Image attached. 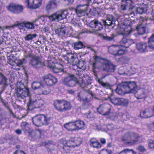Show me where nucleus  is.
<instances>
[{"mask_svg": "<svg viewBox=\"0 0 154 154\" xmlns=\"http://www.w3.org/2000/svg\"><path fill=\"white\" fill-rule=\"evenodd\" d=\"M137 88L136 83L134 82H124L118 85L116 92L119 95L134 92Z\"/></svg>", "mask_w": 154, "mask_h": 154, "instance_id": "obj_1", "label": "nucleus"}, {"mask_svg": "<svg viewBox=\"0 0 154 154\" xmlns=\"http://www.w3.org/2000/svg\"><path fill=\"white\" fill-rule=\"evenodd\" d=\"M78 77L75 76L73 74H69L65 77L63 80L64 83L69 87H73L78 84L79 81L83 83H85L87 79L88 78V76L84 74H79Z\"/></svg>", "mask_w": 154, "mask_h": 154, "instance_id": "obj_2", "label": "nucleus"}, {"mask_svg": "<svg viewBox=\"0 0 154 154\" xmlns=\"http://www.w3.org/2000/svg\"><path fill=\"white\" fill-rule=\"evenodd\" d=\"M32 120L35 126L40 127L51 123L53 121V118L48 115L40 114L34 117Z\"/></svg>", "mask_w": 154, "mask_h": 154, "instance_id": "obj_3", "label": "nucleus"}, {"mask_svg": "<svg viewBox=\"0 0 154 154\" xmlns=\"http://www.w3.org/2000/svg\"><path fill=\"white\" fill-rule=\"evenodd\" d=\"M53 105L57 110L61 112L68 111L72 108L70 103L63 99L55 100Z\"/></svg>", "mask_w": 154, "mask_h": 154, "instance_id": "obj_4", "label": "nucleus"}, {"mask_svg": "<svg viewBox=\"0 0 154 154\" xmlns=\"http://www.w3.org/2000/svg\"><path fill=\"white\" fill-rule=\"evenodd\" d=\"M35 94L30 96L29 101L27 103L29 108L32 106L34 108H38L43 106L44 103V100Z\"/></svg>", "mask_w": 154, "mask_h": 154, "instance_id": "obj_5", "label": "nucleus"}, {"mask_svg": "<svg viewBox=\"0 0 154 154\" xmlns=\"http://www.w3.org/2000/svg\"><path fill=\"white\" fill-rule=\"evenodd\" d=\"M139 136L133 132H128L125 133L122 137V140L125 143L130 145H133L137 142Z\"/></svg>", "mask_w": 154, "mask_h": 154, "instance_id": "obj_6", "label": "nucleus"}, {"mask_svg": "<svg viewBox=\"0 0 154 154\" xmlns=\"http://www.w3.org/2000/svg\"><path fill=\"white\" fill-rule=\"evenodd\" d=\"M148 47L145 42H140L137 45V48L138 50L141 52H144L147 50L148 47L150 49H154V33L149 39Z\"/></svg>", "mask_w": 154, "mask_h": 154, "instance_id": "obj_7", "label": "nucleus"}, {"mask_svg": "<svg viewBox=\"0 0 154 154\" xmlns=\"http://www.w3.org/2000/svg\"><path fill=\"white\" fill-rule=\"evenodd\" d=\"M68 13L67 10L57 11L48 16V18L51 22L59 21L66 18Z\"/></svg>", "mask_w": 154, "mask_h": 154, "instance_id": "obj_8", "label": "nucleus"}, {"mask_svg": "<svg viewBox=\"0 0 154 154\" xmlns=\"http://www.w3.org/2000/svg\"><path fill=\"white\" fill-rule=\"evenodd\" d=\"M124 26L123 27L118 28L117 29L118 32L123 35H128L132 31L131 26V22L129 20H125L124 22Z\"/></svg>", "mask_w": 154, "mask_h": 154, "instance_id": "obj_9", "label": "nucleus"}, {"mask_svg": "<svg viewBox=\"0 0 154 154\" xmlns=\"http://www.w3.org/2000/svg\"><path fill=\"white\" fill-rule=\"evenodd\" d=\"M20 86L18 87L16 89V94L18 97H21L24 99L28 96L29 95V90L27 88H25L24 85L21 83H19Z\"/></svg>", "mask_w": 154, "mask_h": 154, "instance_id": "obj_10", "label": "nucleus"}, {"mask_svg": "<svg viewBox=\"0 0 154 154\" xmlns=\"http://www.w3.org/2000/svg\"><path fill=\"white\" fill-rule=\"evenodd\" d=\"M152 20V19L149 18L144 19L143 17L140 18V22H141V24L137 26L136 28L138 33L141 35H143L144 33L145 32V27L144 25L145 24L149 23V22Z\"/></svg>", "mask_w": 154, "mask_h": 154, "instance_id": "obj_11", "label": "nucleus"}, {"mask_svg": "<svg viewBox=\"0 0 154 154\" xmlns=\"http://www.w3.org/2000/svg\"><path fill=\"white\" fill-rule=\"evenodd\" d=\"M43 83L46 85L52 86L57 82V80L54 76L48 74L42 77Z\"/></svg>", "mask_w": 154, "mask_h": 154, "instance_id": "obj_12", "label": "nucleus"}, {"mask_svg": "<svg viewBox=\"0 0 154 154\" xmlns=\"http://www.w3.org/2000/svg\"><path fill=\"white\" fill-rule=\"evenodd\" d=\"M63 59L66 62V63H70L73 65H75L78 61V58L75 55L72 53H68L63 56Z\"/></svg>", "mask_w": 154, "mask_h": 154, "instance_id": "obj_13", "label": "nucleus"}, {"mask_svg": "<svg viewBox=\"0 0 154 154\" xmlns=\"http://www.w3.org/2000/svg\"><path fill=\"white\" fill-rule=\"evenodd\" d=\"M29 64L35 68H38L43 66L44 64L41 62L40 58L37 56H32L29 62Z\"/></svg>", "mask_w": 154, "mask_h": 154, "instance_id": "obj_14", "label": "nucleus"}, {"mask_svg": "<svg viewBox=\"0 0 154 154\" xmlns=\"http://www.w3.org/2000/svg\"><path fill=\"white\" fill-rule=\"evenodd\" d=\"M7 8L9 11L16 14L22 12L24 9L22 6L14 4H10L7 7Z\"/></svg>", "mask_w": 154, "mask_h": 154, "instance_id": "obj_15", "label": "nucleus"}, {"mask_svg": "<svg viewBox=\"0 0 154 154\" xmlns=\"http://www.w3.org/2000/svg\"><path fill=\"white\" fill-rule=\"evenodd\" d=\"M42 0H26V2L29 8L35 9L38 8L42 4Z\"/></svg>", "mask_w": 154, "mask_h": 154, "instance_id": "obj_16", "label": "nucleus"}, {"mask_svg": "<svg viewBox=\"0 0 154 154\" xmlns=\"http://www.w3.org/2000/svg\"><path fill=\"white\" fill-rule=\"evenodd\" d=\"M61 142H63V143H67L69 146H72V147L75 146H79L82 143V139L79 137H75L72 138L70 140L68 141H63L62 140Z\"/></svg>", "mask_w": 154, "mask_h": 154, "instance_id": "obj_17", "label": "nucleus"}, {"mask_svg": "<svg viewBox=\"0 0 154 154\" xmlns=\"http://www.w3.org/2000/svg\"><path fill=\"white\" fill-rule=\"evenodd\" d=\"M89 26L95 32L100 30L103 28V25L100 22L97 20H94L89 23Z\"/></svg>", "mask_w": 154, "mask_h": 154, "instance_id": "obj_18", "label": "nucleus"}, {"mask_svg": "<svg viewBox=\"0 0 154 154\" xmlns=\"http://www.w3.org/2000/svg\"><path fill=\"white\" fill-rule=\"evenodd\" d=\"M53 62L51 60L45 62L48 64V66L52 69L53 71L55 73H57L62 72V66L60 64H56L54 66V64H51Z\"/></svg>", "mask_w": 154, "mask_h": 154, "instance_id": "obj_19", "label": "nucleus"}, {"mask_svg": "<svg viewBox=\"0 0 154 154\" xmlns=\"http://www.w3.org/2000/svg\"><path fill=\"white\" fill-rule=\"evenodd\" d=\"M88 5L87 4L78 5L75 9V12L78 17H80L84 15L85 11L87 10Z\"/></svg>", "mask_w": 154, "mask_h": 154, "instance_id": "obj_20", "label": "nucleus"}, {"mask_svg": "<svg viewBox=\"0 0 154 154\" xmlns=\"http://www.w3.org/2000/svg\"><path fill=\"white\" fill-rule=\"evenodd\" d=\"M134 0H122L121 8L124 11L127 9L132 8Z\"/></svg>", "mask_w": 154, "mask_h": 154, "instance_id": "obj_21", "label": "nucleus"}, {"mask_svg": "<svg viewBox=\"0 0 154 154\" xmlns=\"http://www.w3.org/2000/svg\"><path fill=\"white\" fill-rule=\"evenodd\" d=\"M120 42L122 44L121 45L125 48H128L130 46L134 43V41L131 39L124 37L120 41Z\"/></svg>", "mask_w": 154, "mask_h": 154, "instance_id": "obj_22", "label": "nucleus"}, {"mask_svg": "<svg viewBox=\"0 0 154 154\" xmlns=\"http://www.w3.org/2000/svg\"><path fill=\"white\" fill-rule=\"evenodd\" d=\"M62 140H63V141H67L64 139H61L58 143V145L62 148L63 151L66 153L69 152L71 148L72 147V146H69L67 143H63V142H61Z\"/></svg>", "mask_w": 154, "mask_h": 154, "instance_id": "obj_23", "label": "nucleus"}, {"mask_svg": "<svg viewBox=\"0 0 154 154\" xmlns=\"http://www.w3.org/2000/svg\"><path fill=\"white\" fill-rule=\"evenodd\" d=\"M89 142L90 146L92 147L98 149L101 147V144L95 138H91L89 140Z\"/></svg>", "mask_w": 154, "mask_h": 154, "instance_id": "obj_24", "label": "nucleus"}, {"mask_svg": "<svg viewBox=\"0 0 154 154\" xmlns=\"http://www.w3.org/2000/svg\"><path fill=\"white\" fill-rule=\"evenodd\" d=\"M67 28L64 27H61L58 29L55 30V32L56 34H57L60 36H63L67 35L68 32H67ZM71 30H70L69 32L68 33H70V31Z\"/></svg>", "mask_w": 154, "mask_h": 154, "instance_id": "obj_25", "label": "nucleus"}, {"mask_svg": "<svg viewBox=\"0 0 154 154\" xmlns=\"http://www.w3.org/2000/svg\"><path fill=\"white\" fill-rule=\"evenodd\" d=\"M120 99V98L115 97L112 95L109 97L108 98V100L112 104L117 106H119Z\"/></svg>", "mask_w": 154, "mask_h": 154, "instance_id": "obj_26", "label": "nucleus"}, {"mask_svg": "<svg viewBox=\"0 0 154 154\" xmlns=\"http://www.w3.org/2000/svg\"><path fill=\"white\" fill-rule=\"evenodd\" d=\"M140 115L141 117L146 118L152 116L153 113L151 110L147 109L145 111H141Z\"/></svg>", "mask_w": 154, "mask_h": 154, "instance_id": "obj_27", "label": "nucleus"}, {"mask_svg": "<svg viewBox=\"0 0 154 154\" xmlns=\"http://www.w3.org/2000/svg\"><path fill=\"white\" fill-rule=\"evenodd\" d=\"M20 127L21 129L25 133H29V134L31 132V130L29 127L28 123L26 122H23L21 124Z\"/></svg>", "mask_w": 154, "mask_h": 154, "instance_id": "obj_28", "label": "nucleus"}, {"mask_svg": "<svg viewBox=\"0 0 154 154\" xmlns=\"http://www.w3.org/2000/svg\"><path fill=\"white\" fill-rule=\"evenodd\" d=\"M57 0H51L48 3L46 6V9L48 10L56 8L57 6Z\"/></svg>", "mask_w": 154, "mask_h": 154, "instance_id": "obj_29", "label": "nucleus"}, {"mask_svg": "<svg viewBox=\"0 0 154 154\" xmlns=\"http://www.w3.org/2000/svg\"><path fill=\"white\" fill-rule=\"evenodd\" d=\"M64 127L69 131H74L76 130L74 122H70L64 125Z\"/></svg>", "mask_w": 154, "mask_h": 154, "instance_id": "obj_30", "label": "nucleus"}, {"mask_svg": "<svg viewBox=\"0 0 154 154\" xmlns=\"http://www.w3.org/2000/svg\"><path fill=\"white\" fill-rule=\"evenodd\" d=\"M25 21L22 22L16 21L13 25L11 26L10 27L14 28V27H18L19 29L20 30H22L25 27Z\"/></svg>", "mask_w": 154, "mask_h": 154, "instance_id": "obj_31", "label": "nucleus"}, {"mask_svg": "<svg viewBox=\"0 0 154 154\" xmlns=\"http://www.w3.org/2000/svg\"><path fill=\"white\" fill-rule=\"evenodd\" d=\"M50 92V91L48 87H45L42 85L37 93L39 94L47 95Z\"/></svg>", "mask_w": 154, "mask_h": 154, "instance_id": "obj_32", "label": "nucleus"}, {"mask_svg": "<svg viewBox=\"0 0 154 154\" xmlns=\"http://www.w3.org/2000/svg\"><path fill=\"white\" fill-rule=\"evenodd\" d=\"M42 85L40 82L37 81H34L32 84V87L37 93Z\"/></svg>", "mask_w": 154, "mask_h": 154, "instance_id": "obj_33", "label": "nucleus"}, {"mask_svg": "<svg viewBox=\"0 0 154 154\" xmlns=\"http://www.w3.org/2000/svg\"><path fill=\"white\" fill-rule=\"evenodd\" d=\"M74 122L76 130L81 129L84 127L85 123L83 121L78 120L74 121Z\"/></svg>", "mask_w": 154, "mask_h": 154, "instance_id": "obj_34", "label": "nucleus"}, {"mask_svg": "<svg viewBox=\"0 0 154 154\" xmlns=\"http://www.w3.org/2000/svg\"><path fill=\"white\" fill-rule=\"evenodd\" d=\"M119 48V45L116 46L113 45L109 48L108 50L110 53L115 56H116L117 51Z\"/></svg>", "mask_w": 154, "mask_h": 154, "instance_id": "obj_35", "label": "nucleus"}, {"mask_svg": "<svg viewBox=\"0 0 154 154\" xmlns=\"http://www.w3.org/2000/svg\"><path fill=\"white\" fill-rule=\"evenodd\" d=\"M115 69V66L112 63H109L105 64V67L104 69L106 71L112 72L114 71Z\"/></svg>", "mask_w": 154, "mask_h": 154, "instance_id": "obj_36", "label": "nucleus"}, {"mask_svg": "<svg viewBox=\"0 0 154 154\" xmlns=\"http://www.w3.org/2000/svg\"><path fill=\"white\" fill-rule=\"evenodd\" d=\"M78 100L80 101H82L84 102H88L89 100L88 98L87 97L85 96L84 93L80 92L78 95Z\"/></svg>", "mask_w": 154, "mask_h": 154, "instance_id": "obj_37", "label": "nucleus"}, {"mask_svg": "<svg viewBox=\"0 0 154 154\" xmlns=\"http://www.w3.org/2000/svg\"><path fill=\"white\" fill-rule=\"evenodd\" d=\"M147 9L145 5L142 6L140 7L137 8L136 10L137 13L139 14H143L146 12Z\"/></svg>", "mask_w": 154, "mask_h": 154, "instance_id": "obj_38", "label": "nucleus"}, {"mask_svg": "<svg viewBox=\"0 0 154 154\" xmlns=\"http://www.w3.org/2000/svg\"><path fill=\"white\" fill-rule=\"evenodd\" d=\"M37 35L36 34L29 33L27 34L24 37V39L26 41H29L32 40L33 39L35 38Z\"/></svg>", "mask_w": 154, "mask_h": 154, "instance_id": "obj_39", "label": "nucleus"}, {"mask_svg": "<svg viewBox=\"0 0 154 154\" xmlns=\"http://www.w3.org/2000/svg\"><path fill=\"white\" fill-rule=\"evenodd\" d=\"M7 80L6 77L0 72V85H6Z\"/></svg>", "mask_w": 154, "mask_h": 154, "instance_id": "obj_40", "label": "nucleus"}, {"mask_svg": "<svg viewBox=\"0 0 154 154\" xmlns=\"http://www.w3.org/2000/svg\"><path fill=\"white\" fill-rule=\"evenodd\" d=\"M135 96L137 99H141L145 97L146 95L144 91L139 90L136 92Z\"/></svg>", "mask_w": 154, "mask_h": 154, "instance_id": "obj_41", "label": "nucleus"}, {"mask_svg": "<svg viewBox=\"0 0 154 154\" xmlns=\"http://www.w3.org/2000/svg\"><path fill=\"white\" fill-rule=\"evenodd\" d=\"M78 62L77 67L82 70H85L86 69L85 62L84 61H79Z\"/></svg>", "mask_w": 154, "mask_h": 154, "instance_id": "obj_42", "label": "nucleus"}, {"mask_svg": "<svg viewBox=\"0 0 154 154\" xmlns=\"http://www.w3.org/2000/svg\"><path fill=\"white\" fill-rule=\"evenodd\" d=\"M25 27L27 29H32L35 28L34 24L31 22L25 21Z\"/></svg>", "mask_w": 154, "mask_h": 154, "instance_id": "obj_43", "label": "nucleus"}, {"mask_svg": "<svg viewBox=\"0 0 154 154\" xmlns=\"http://www.w3.org/2000/svg\"><path fill=\"white\" fill-rule=\"evenodd\" d=\"M119 48L117 51L116 56L122 55L125 52V48L122 47V46L121 45H119Z\"/></svg>", "mask_w": 154, "mask_h": 154, "instance_id": "obj_44", "label": "nucleus"}, {"mask_svg": "<svg viewBox=\"0 0 154 154\" xmlns=\"http://www.w3.org/2000/svg\"><path fill=\"white\" fill-rule=\"evenodd\" d=\"M119 104L120 105H122L125 106H128L129 101L127 99L124 98H120Z\"/></svg>", "mask_w": 154, "mask_h": 154, "instance_id": "obj_45", "label": "nucleus"}, {"mask_svg": "<svg viewBox=\"0 0 154 154\" xmlns=\"http://www.w3.org/2000/svg\"><path fill=\"white\" fill-rule=\"evenodd\" d=\"M119 154H136L132 149H126L121 151Z\"/></svg>", "mask_w": 154, "mask_h": 154, "instance_id": "obj_46", "label": "nucleus"}, {"mask_svg": "<svg viewBox=\"0 0 154 154\" xmlns=\"http://www.w3.org/2000/svg\"><path fill=\"white\" fill-rule=\"evenodd\" d=\"M101 38H103L104 40H106L107 41H111L114 38V36L113 35H112L110 36H108L106 35H103L101 34L100 35Z\"/></svg>", "mask_w": 154, "mask_h": 154, "instance_id": "obj_47", "label": "nucleus"}, {"mask_svg": "<svg viewBox=\"0 0 154 154\" xmlns=\"http://www.w3.org/2000/svg\"><path fill=\"white\" fill-rule=\"evenodd\" d=\"M83 44L81 42H75L74 44V48L75 49H79L82 48Z\"/></svg>", "mask_w": 154, "mask_h": 154, "instance_id": "obj_48", "label": "nucleus"}, {"mask_svg": "<svg viewBox=\"0 0 154 154\" xmlns=\"http://www.w3.org/2000/svg\"><path fill=\"white\" fill-rule=\"evenodd\" d=\"M27 62V60L25 58H23L22 60H18L17 62V66H22L23 64L26 63Z\"/></svg>", "mask_w": 154, "mask_h": 154, "instance_id": "obj_49", "label": "nucleus"}, {"mask_svg": "<svg viewBox=\"0 0 154 154\" xmlns=\"http://www.w3.org/2000/svg\"><path fill=\"white\" fill-rule=\"evenodd\" d=\"M109 75V74H107L106 75H103L101 77L100 79L98 80V82L101 85H103V86H105L106 85V84L103 83L102 81L101 80L105 78L106 77L108 76Z\"/></svg>", "mask_w": 154, "mask_h": 154, "instance_id": "obj_50", "label": "nucleus"}, {"mask_svg": "<svg viewBox=\"0 0 154 154\" xmlns=\"http://www.w3.org/2000/svg\"><path fill=\"white\" fill-rule=\"evenodd\" d=\"M67 29L68 30L67 31V32H69L70 30H71V31H70V33H68L67 34V35H74L75 34V30H73L72 28H67Z\"/></svg>", "mask_w": 154, "mask_h": 154, "instance_id": "obj_51", "label": "nucleus"}, {"mask_svg": "<svg viewBox=\"0 0 154 154\" xmlns=\"http://www.w3.org/2000/svg\"><path fill=\"white\" fill-rule=\"evenodd\" d=\"M107 127L108 130H113L116 128V127L112 124H108Z\"/></svg>", "mask_w": 154, "mask_h": 154, "instance_id": "obj_52", "label": "nucleus"}, {"mask_svg": "<svg viewBox=\"0 0 154 154\" xmlns=\"http://www.w3.org/2000/svg\"><path fill=\"white\" fill-rule=\"evenodd\" d=\"M106 20L109 21L110 20L113 21L114 20V17L112 15H107L106 16Z\"/></svg>", "mask_w": 154, "mask_h": 154, "instance_id": "obj_53", "label": "nucleus"}, {"mask_svg": "<svg viewBox=\"0 0 154 154\" xmlns=\"http://www.w3.org/2000/svg\"><path fill=\"white\" fill-rule=\"evenodd\" d=\"M137 149L138 150L141 152H144L146 151V149L143 146H140L138 147Z\"/></svg>", "mask_w": 154, "mask_h": 154, "instance_id": "obj_54", "label": "nucleus"}, {"mask_svg": "<svg viewBox=\"0 0 154 154\" xmlns=\"http://www.w3.org/2000/svg\"><path fill=\"white\" fill-rule=\"evenodd\" d=\"M24 55L25 57H30L31 58H32V56L34 55L28 52H26Z\"/></svg>", "mask_w": 154, "mask_h": 154, "instance_id": "obj_55", "label": "nucleus"}, {"mask_svg": "<svg viewBox=\"0 0 154 154\" xmlns=\"http://www.w3.org/2000/svg\"><path fill=\"white\" fill-rule=\"evenodd\" d=\"M149 147L151 149L154 148V142L153 140H150L148 143Z\"/></svg>", "mask_w": 154, "mask_h": 154, "instance_id": "obj_56", "label": "nucleus"}, {"mask_svg": "<svg viewBox=\"0 0 154 154\" xmlns=\"http://www.w3.org/2000/svg\"><path fill=\"white\" fill-rule=\"evenodd\" d=\"M113 22V21L110 20L109 21L106 20L104 21V24L105 25L108 26H111Z\"/></svg>", "mask_w": 154, "mask_h": 154, "instance_id": "obj_57", "label": "nucleus"}, {"mask_svg": "<svg viewBox=\"0 0 154 154\" xmlns=\"http://www.w3.org/2000/svg\"><path fill=\"white\" fill-rule=\"evenodd\" d=\"M99 154H110V153H108L106 149H102L100 151Z\"/></svg>", "mask_w": 154, "mask_h": 154, "instance_id": "obj_58", "label": "nucleus"}, {"mask_svg": "<svg viewBox=\"0 0 154 154\" xmlns=\"http://www.w3.org/2000/svg\"><path fill=\"white\" fill-rule=\"evenodd\" d=\"M14 154H25V153L22 151H16Z\"/></svg>", "mask_w": 154, "mask_h": 154, "instance_id": "obj_59", "label": "nucleus"}, {"mask_svg": "<svg viewBox=\"0 0 154 154\" xmlns=\"http://www.w3.org/2000/svg\"><path fill=\"white\" fill-rule=\"evenodd\" d=\"M100 142L103 144H104L106 143V140L103 138H101L100 140Z\"/></svg>", "mask_w": 154, "mask_h": 154, "instance_id": "obj_60", "label": "nucleus"}, {"mask_svg": "<svg viewBox=\"0 0 154 154\" xmlns=\"http://www.w3.org/2000/svg\"><path fill=\"white\" fill-rule=\"evenodd\" d=\"M16 133L18 134H22V131L20 129H18L15 131Z\"/></svg>", "mask_w": 154, "mask_h": 154, "instance_id": "obj_61", "label": "nucleus"}, {"mask_svg": "<svg viewBox=\"0 0 154 154\" xmlns=\"http://www.w3.org/2000/svg\"><path fill=\"white\" fill-rule=\"evenodd\" d=\"M43 30L45 32H48L49 30V28L47 26H45Z\"/></svg>", "mask_w": 154, "mask_h": 154, "instance_id": "obj_62", "label": "nucleus"}, {"mask_svg": "<svg viewBox=\"0 0 154 154\" xmlns=\"http://www.w3.org/2000/svg\"><path fill=\"white\" fill-rule=\"evenodd\" d=\"M110 109H109V110L105 112V113L103 114V115L104 116L108 115L110 113Z\"/></svg>", "mask_w": 154, "mask_h": 154, "instance_id": "obj_63", "label": "nucleus"}, {"mask_svg": "<svg viewBox=\"0 0 154 154\" xmlns=\"http://www.w3.org/2000/svg\"><path fill=\"white\" fill-rule=\"evenodd\" d=\"M68 92L69 94H74V91L71 90H68Z\"/></svg>", "mask_w": 154, "mask_h": 154, "instance_id": "obj_64", "label": "nucleus"}]
</instances>
